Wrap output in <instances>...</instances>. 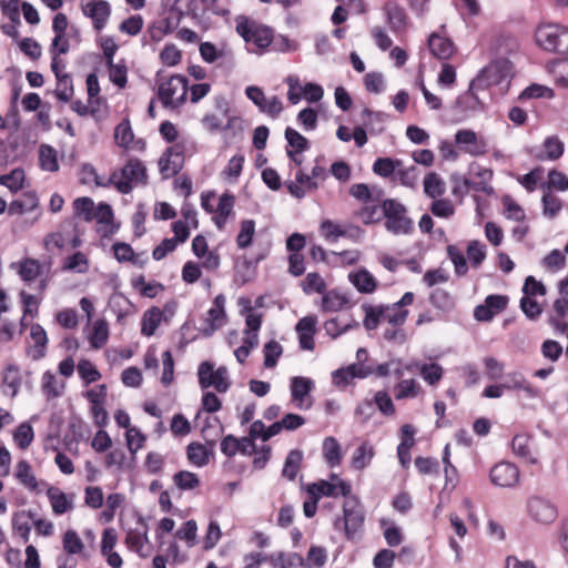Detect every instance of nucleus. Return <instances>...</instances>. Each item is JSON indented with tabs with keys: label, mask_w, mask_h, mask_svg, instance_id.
Instances as JSON below:
<instances>
[{
	"label": "nucleus",
	"mask_w": 568,
	"mask_h": 568,
	"mask_svg": "<svg viewBox=\"0 0 568 568\" xmlns=\"http://www.w3.org/2000/svg\"><path fill=\"white\" fill-rule=\"evenodd\" d=\"M539 48L548 52L568 54V27L560 23H541L535 31Z\"/></svg>",
	"instance_id": "obj_1"
},
{
	"label": "nucleus",
	"mask_w": 568,
	"mask_h": 568,
	"mask_svg": "<svg viewBox=\"0 0 568 568\" xmlns=\"http://www.w3.org/2000/svg\"><path fill=\"white\" fill-rule=\"evenodd\" d=\"M365 511L358 498L351 496L343 504V516L336 517L333 525L335 530L343 531L348 540H354L362 530Z\"/></svg>",
	"instance_id": "obj_2"
},
{
	"label": "nucleus",
	"mask_w": 568,
	"mask_h": 568,
	"mask_svg": "<svg viewBox=\"0 0 568 568\" xmlns=\"http://www.w3.org/2000/svg\"><path fill=\"white\" fill-rule=\"evenodd\" d=\"M145 178L144 165L138 160H130L120 171H115L109 176V182L119 192L128 194L134 186L144 183Z\"/></svg>",
	"instance_id": "obj_3"
},
{
	"label": "nucleus",
	"mask_w": 568,
	"mask_h": 568,
	"mask_svg": "<svg viewBox=\"0 0 568 568\" xmlns=\"http://www.w3.org/2000/svg\"><path fill=\"white\" fill-rule=\"evenodd\" d=\"M189 91L187 79L183 75H171L159 84V99L166 108L175 109L185 102Z\"/></svg>",
	"instance_id": "obj_4"
},
{
	"label": "nucleus",
	"mask_w": 568,
	"mask_h": 568,
	"mask_svg": "<svg viewBox=\"0 0 568 568\" xmlns=\"http://www.w3.org/2000/svg\"><path fill=\"white\" fill-rule=\"evenodd\" d=\"M236 32L246 43L255 45V52L263 51L273 40V32L268 27L257 24L245 17H239L236 19Z\"/></svg>",
	"instance_id": "obj_5"
},
{
	"label": "nucleus",
	"mask_w": 568,
	"mask_h": 568,
	"mask_svg": "<svg viewBox=\"0 0 568 568\" xmlns=\"http://www.w3.org/2000/svg\"><path fill=\"white\" fill-rule=\"evenodd\" d=\"M383 213L385 227L395 235L408 234L413 231V221L407 216L406 207L395 201L386 200L383 202Z\"/></svg>",
	"instance_id": "obj_6"
},
{
	"label": "nucleus",
	"mask_w": 568,
	"mask_h": 568,
	"mask_svg": "<svg viewBox=\"0 0 568 568\" xmlns=\"http://www.w3.org/2000/svg\"><path fill=\"white\" fill-rule=\"evenodd\" d=\"M513 75V65L509 60L500 58L486 65L471 84L490 87L507 83Z\"/></svg>",
	"instance_id": "obj_7"
},
{
	"label": "nucleus",
	"mask_w": 568,
	"mask_h": 568,
	"mask_svg": "<svg viewBox=\"0 0 568 568\" xmlns=\"http://www.w3.org/2000/svg\"><path fill=\"white\" fill-rule=\"evenodd\" d=\"M199 384L202 388L206 389L213 387L219 393H226L231 385L229 371L225 366L214 368L210 362H203L197 368Z\"/></svg>",
	"instance_id": "obj_8"
},
{
	"label": "nucleus",
	"mask_w": 568,
	"mask_h": 568,
	"mask_svg": "<svg viewBox=\"0 0 568 568\" xmlns=\"http://www.w3.org/2000/svg\"><path fill=\"white\" fill-rule=\"evenodd\" d=\"M306 491L310 496H315L318 499L323 497L337 498L339 496L348 498L351 497L352 487L338 475L332 474L328 480L322 479L310 484L306 487Z\"/></svg>",
	"instance_id": "obj_9"
},
{
	"label": "nucleus",
	"mask_w": 568,
	"mask_h": 568,
	"mask_svg": "<svg viewBox=\"0 0 568 568\" xmlns=\"http://www.w3.org/2000/svg\"><path fill=\"white\" fill-rule=\"evenodd\" d=\"M526 510L529 518L539 525H550L558 516L556 505L549 498L541 495L529 496L526 503Z\"/></svg>",
	"instance_id": "obj_10"
},
{
	"label": "nucleus",
	"mask_w": 568,
	"mask_h": 568,
	"mask_svg": "<svg viewBox=\"0 0 568 568\" xmlns=\"http://www.w3.org/2000/svg\"><path fill=\"white\" fill-rule=\"evenodd\" d=\"M226 298L223 294H219L213 300L210 308L205 313L202 323V333L205 336L213 335L227 323V314L225 310Z\"/></svg>",
	"instance_id": "obj_11"
},
{
	"label": "nucleus",
	"mask_w": 568,
	"mask_h": 568,
	"mask_svg": "<svg viewBox=\"0 0 568 568\" xmlns=\"http://www.w3.org/2000/svg\"><path fill=\"white\" fill-rule=\"evenodd\" d=\"M315 388V383L310 377L294 376L290 379L291 400L296 408L306 410L313 406L311 393Z\"/></svg>",
	"instance_id": "obj_12"
},
{
	"label": "nucleus",
	"mask_w": 568,
	"mask_h": 568,
	"mask_svg": "<svg viewBox=\"0 0 568 568\" xmlns=\"http://www.w3.org/2000/svg\"><path fill=\"white\" fill-rule=\"evenodd\" d=\"M491 484L500 488H514L519 484V468L510 462H499L489 471Z\"/></svg>",
	"instance_id": "obj_13"
},
{
	"label": "nucleus",
	"mask_w": 568,
	"mask_h": 568,
	"mask_svg": "<svg viewBox=\"0 0 568 568\" xmlns=\"http://www.w3.org/2000/svg\"><path fill=\"white\" fill-rule=\"evenodd\" d=\"M80 7L83 16L92 21L97 31H101L106 26L111 16V6L108 1L81 0Z\"/></svg>",
	"instance_id": "obj_14"
},
{
	"label": "nucleus",
	"mask_w": 568,
	"mask_h": 568,
	"mask_svg": "<svg viewBox=\"0 0 568 568\" xmlns=\"http://www.w3.org/2000/svg\"><path fill=\"white\" fill-rule=\"evenodd\" d=\"M13 475L17 481L30 493L40 494L48 486L45 480L37 478L32 466L26 459H21L16 464Z\"/></svg>",
	"instance_id": "obj_15"
},
{
	"label": "nucleus",
	"mask_w": 568,
	"mask_h": 568,
	"mask_svg": "<svg viewBox=\"0 0 568 568\" xmlns=\"http://www.w3.org/2000/svg\"><path fill=\"white\" fill-rule=\"evenodd\" d=\"M173 314L174 307H172L170 304H166L163 310L155 306L146 310L141 318L142 335L146 337L153 336L162 321H169Z\"/></svg>",
	"instance_id": "obj_16"
},
{
	"label": "nucleus",
	"mask_w": 568,
	"mask_h": 568,
	"mask_svg": "<svg viewBox=\"0 0 568 568\" xmlns=\"http://www.w3.org/2000/svg\"><path fill=\"white\" fill-rule=\"evenodd\" d=\"M455 141L465 153L471 156L484 155L488 149L486 140L469 129L458 130L455 134Z\"/></svg>",
	"instance_id": "obj_17"
},
{
	"label": "nucleus",
	"mask_w": 568,
	"mask_h": 568,
	"mask_svg": "<svg viewBox=\"0 0 568 568\" xmlns=\"http://www.w3.org/2000/svg\"><path fill=\"white\" fill-rule=\"evenodd\" d=\"M114 141L125 152L143 151L145 148L143 140L135 139L130 121L126 119L115 126Z\"/></svg>",
	"instance_id": "obj_18"
},
{
	"label": "nucleus",
	"mask_w": 568,
	"mask_h": 568,
	"mask_svg": "<svg viewBox=\"0 0 568 568\" xmlns=\"http://www.w3.org/2000/svg\"><path fill=\"white\" fill-rule=\"evenodd\" d=\"M414 301V294L412 292L405 293L402 298L387 306H383L384 322L392 326H400L405 323L408 311L406 306L410 305Z\"/></svg>",
	"instance_id": "obj_19"
},
{
	"label": "nucleus",
	"mask_w": 568,
	"mask_h": 568,
	"mask_svg": "<svg viewBox=\"0 0 568 568\" xmlns=\"http://www.w3.org/2000/svg\"><path fill=\"white\" fill-rule=\"evenodd\" d=\"M44 490L53 515L62 516L73 510L74 496L72 494L68 495L64 491H62L59 487L49 484L44 488Z\"/></svg>",
	"instance_id": "obj_20"
},
{
	"label": "nucleus",
	"mask_w": 568,
	"mask_h": 568,
	"mask_svg": "<svg viewBox=\"0 0 568 568\" xmlns=\"http://www.w3.org/2000/svg\"><path fill=\"white\" fill-rule=\"evenodd\" d=\"M183 162V148L174 144L160 158L159 166L161 173L168 178L176 174L182 169Z\"/></svg>",
	"instance_id": "obj_21"
},
{
	"label": "nucleus",
	"mask_w": 568,
	"mask_h": 568,
	"mask_svg": "<svg viewBox=\"0 0 568 568\" xmlns=\"http://www.w3.org/2000/svg\"><path fill=\"white\" fill-rule=\"evenodd\" d=\"M200 55L206 63H214L217 60H222L229 63L234 61L233 50L226 44L221 43L219 45L212 42H202L199 48Z\"/></svg>",
	"instance_id": "obj_22"
},
{
	"label": "nucleus",
	"mask_w": 568,
	"mask_h": 568,
	"mask_svg": "<svg viewBox=\"0 0 568 568\" xmlns=\"http://www.w3.org/2000/svg\"><path fill=\"white\" fill-rule=\"evenodd\" d=\"M317 320L315 316H305L296 324L300 347L305 351H313L315 346L314 335L316 333Z\"/></svg>",
	"instance_id": "obj_23"
},
{
	"label": "nucleus",
	"mask_w": 568,
	"mask_h": 568,
	"mask_svg": "<svg viewBox=\"0 0 568 568\" xmlns=\"http://www.w3.org/2000/svg\"><path fill=\"white\" fill-rule=\"evenodd\" d=\"M386 22L394 33H399L405 30L407 26V16L403 7L396 1L388 0L383 7Z\"/></svg>",
	"instance_id": "obj_24"
},
{
	"label": "nucleus",
	"mask_w": 568,
	"mask_h": 568,
	"mask_svg": "<svg viewBox=\"0 0 568 568\" xmlns=\"http://www.w3.org/2000/svg\"><path fill=\"white\" fill-rule=\"evenodd\" d=\"M125 542L131 550L135 551L142 558H148L153 551L146 530H130L126 534Z\"/></svg>",
	"instance_id": "obj_25"
},
{
	"label": "nucleus",
	"mask_w": 568,
	"mask_h": 568,
	"mask_svg": "<svg viewBox=\"0 0 568 568\" xmlns=\"http://www.w3.org/2000/svg\"><path fill=\"white\" fill-rule=\"evenodd\" d=\"M348 281L362 294H372L378 286L377 280L365 267L351 272L348 274Z\"/></svg>",
	"instance_id": "obj_26"
},
{
	"label": "nucleus",
	"mask_w": 568,
	"mask_h": 568,
	"mask_svg": "<svg viewBox=\"0 0 568 568\" xmlns=\"http://www.w3.org/2000/svg\"><path fill=\"white\" fill-rule=\"evenodd\" d=\"M41 392L48 400L61 397L65 389V382L53 372L45 371L41 376Z\"/></svg>",
	"instance_id": "obj_27"
},
{
	"label": "nucleus",
	"mask_w": 568,
	"mask_h": 568,
	"mask_svg": "<svg viewBox=\"0 0 568 568\" xmlns=\"http://www.w3.org/2000/svg\"><path fill=\"white\" fill-rule=\"evenodd\" d=\"M108 306L111 313L116 316L119 323L135 313L134 305L122 293H113L109 298Z\"/></svg>",
	"instance_id": "obj_28"
},
{
	"label": "nucleus",
	"mask_w": 568,
	"mask_h": 568,
	"mask_svg": "<svg viewBox=\"0 0 568 568\" xmlns=\"http://www.w3.org/2000/svg\"><path fill=\"white\" fill-rule=\"evenodd\" d=\"M30 337L33 345L29 348L28 353L34 361H39L45 355L48 336L47 332L40 324H32L30 327Z\"/></svg>",
	"instance_id": "obj_29"
},
{
	"label": "nucleus",
	"mask_w": 568,
	"mask_h": 568,
	"mask_svg": "<svg viewBox=\"0 0 568 568\" xmlns=\"http://www.w3.org/2000/svg\"><path fill=\"white\" fill-rule=\"evenodd\" d=\"M428 48L434 57L442 60L449 59L454 53V44L450 39L437 32L429 36Z\"/></svg>",
	"instance_id": "obj_30"
},
{
	"label": "nucleus",
	"mask_w": 568,
	"mask_h": 568,
	"mask_svg": "<svg viewBox=\"0 0 568 568\" xmlns=\"http://www.w3.org/2000/svg\"><path fill=\"white\" fill-rule=\"evenodd\" d=\"M322 455L328 467L334 468L341 465L343 460L342 447L338 440L328 436L322 443Z\"/></svg>",
	"instance_id": "obj_31"
},
{
	"label": "nucleus",
	"mask_w": 568,
	"mask_h": 568,
	"mask_svg": "<svg viewBox=\"0 0 568 568\" xmlns=\"http://www.w3.org/2000/svg\"><path fill=\"white\" fill-rule=\"evenodd\" d=\"M374 456V446L365 440L354 450L351 457V466L355 470H364L372 464Z\"/></svg>",
	"instance_id": "obj_32"
},
{
	"label": "nucleus",
	"mask_w": 568,
	"mask_h": 568,
	"mask_svg": "<svg viewBox=\"0 0 568 568\" xmlns=\"http://www.w3.org/2000/svg\"><path fill=\"white\" fill-rule=\"evenodd\" d=\"M234 207V196L231 194H223L219 199L217 207L214 211V215L212 217L214 224L219 230H223L225 227L227 219L233 213Z\"/></svg>",
	"instance_id": "obj_33"
},
{
	"label": "nucleus",
	"mask_w": 568,
	"mask_h": 568,
	"mask_svg": "<svg viewBox=\"0 0 568 568\" xmlns=\"http://www.w3.org/2000/svg\"><path fill=\"white\" fill-rule=\"evenodd\" d=\"M349 304L348 296L337 290L325 292L322 296V310L324 312H338L344 310Z\"/></svg>",
	"instance_id": "obj_34"
},
{
	"label": "nucleus",
	"mask_w": 568,
	"mask_h": 568,
	"mask_svg": "<svg viewBox=\"0 0 568 568\" xmlns=\"http://www.w3.org/2000/svg\"><path fill=\"white\" fill-rule=\"evenodd\" d=\"M109 325L105 320H97L89 333H88V339L90 342V345L94 349L102 348L109 341Z\"/></svg>",
	"instance_id": "obj_35"
},
{
	"label": "nucleus",
	"mask_w": 568,
	"mask_h": 568,
	"mask_svg": "<svg viewBox=\"0 0 568 568\" xmlns=\"http://www.w3.org/2000/svg\"><path fill=\"white\" fill-rule=\"evenodd\" d=\"M507 390H523L527 397L536 398L540 395L539 389L534 387L520 373L508 374V379L505 383Z\"/></svg>",
	"instance_id": "obj_36"
},
{
	"label": "nucleus",
	"mask_w": 568,
	"mask_h": 568,
	"mask_svg": "<svg viewBox=\"0 0 568 568\" xmlns=\"http://www.w3.org/2000/svg\"><path fill=\"white\" fill-rule=\"evenodd\" d=\"M423 189L427 196L437 199L445 194L446 183L438 173L429 172L423 180Z\"/></svg>",
	"instance_id": "obj_37"
},
{
	"label": "nucleus",
	"mask_w": 568,
	"mask_h": 568,
	"mask_svg": "<svg viewBox=\"0 0 568 568\" xmlns=\"http://www.w3.org/2000/svg\"><path fill=\"white\" fill-rule=\"evenodd\" d=\"M62 549L69 556H82L84 555L85 546L75 530L68 529L62 536Z\"/></svg>",
	"instance_id": "obj_38"
},
{
	"label": "nucleus",
	"mask_w": 568,
	"mask_h": 568,
	"mask_svg": "<svg viewBox=\"0 0 568 568\" xmlns=\"http://www.w3.org/2000/svg\"><path fill=\"white\" fill-rule=\"evenodd\" d=\"M186 455L190 463L196 467H203L209 464L212 455V447L207 448L200 443H191L187 445Z\"/></svg>",
	"instance_id": "obj_39"
},
{
	"label": "nucleus",
	"mask_w": 568,
	"mask_h": 568,
	"mask_svg": "<svg viewBox=\"0 0 568 568\" xmlns=\"http://www.w3.org/2000/svg\"><path fill=\"white\" fill-rule=\"evenodd\" d=\"M268 564L273 568H291L300 564L301 568L305 567V560L297 554H285L283 551L270 554Z\"/></svg>",
	"instance_id": "obj_40"
},
{
	"label": "nucleus",
	"mask_w": 568,
	"mask_h": 568,
	"mask_svg": "<svg viewBox=\"0 0 568 568\" xmlns=\"http://www.w3.org/2000/svg\"><path fill=\"white\" fill-rule=\"evenodd\" d=\"M511 450L516 456L524 458L531 464L537 463V458L531 453L530 437L526 434H518L514 436L511 440Z\"/></svg>",
	"instance_id": "obj_41"
},
{
	"label": "nucleus",
	"mask_w": 568,
	"mask_h": 568,
	"mask_svg": "<svg viewBox=\"0 0 568 568\" xmlns=\"http://www.w3.org/2000/svg\"><path fill=\"white\" fill-rule=\"evenodd\" d=\"M31 517V511H17L12 516V529L24 542L30 538L31 526L29 524V519Z\"/></svg>",
	"instance_id": "obj_42"
},
{
	"label": "nucleus",
	"mask_w": 568,
	"mask_h": 568,
	"mask_svg": "<svg viewBox=\"0 0 568 568\" xmlns=\"http://www.w3.org/2000/svg\"><path fill=\"white\" fill-rule=\"evenodd\" d=\"M302 460L303 453L301 450H291L285 459L282 476L288 480H294L300 471Z\"/></svg>",
	"instance_id": "obj_43"
},
{
	"label": "nucleus",
	"mask_w": 568,
	"mask_h": 568,
	"mask_svg": "<svg viewBox=\"0 0 568 568\" xmlns=\"http://www.w3.org/2000/svg\"><path fill=\"white\" fill-rule=\"evenodd\" d=\"M301 286L302 291L306 295H312L314 293L323 295L327 288L325 280L316 272L307 273Z\"/></svg>",
	"instance_id": "obj_44"
},
{
	"label": "nucleus",
	"mask_w": 568,
	"mask_h": 568,
	"mask_svg": "<svg viewBox=\"0 0 568 568\" xmlns=\"http://www.w3.org/2000/svg\"><path fill=\"white\" fill-rule=\"evenodd\" d=\"M244 161V155L241 153L232 156L221 173L223 179L229 183H236L242 173Z\"/></svg>",
	"instance_id": "obj_45"
},
{
	"label": "nucleus",
	"mask_w": 568,
	"mask_h": 568,
	"mask_svg": "<svg viewBox=\"0 0 568 568\" xmlns=\"http://www.w3.org/2000/svg\"><path fill=\"white\" fill-rule=\"evenodd\" d=\"M39 162L42 170L48 172H55L59 170L58 153L47 144L39 148Z\"/></svg>",
	"instance_id": "obj_46"
},
{
	"label": "nucleus",
	"mask_w": 568,
	"mask_h": 568,
	"mask_svg": "<svg viewBox=\"0 0 568 568\" xmlns=\"http://www.w3.org/2000/svg\"><path fill=\"white\" fill-rule=\"evenodd\" d=\"M420 376L429 386L436 387L444 376V368L437 363H424L420 366Z\"/></svg>",
	"instance_id": "obj_47"
},
{
	"label": "nucleus",
	"mask_w": 568,
	"mask_h": 568,
	"mask_svg": "<svg viewBox=\"0 0 568 568\" xmlns=\"http://www.w3.org/2000/svg\"><path fill=\"white\" fill-rule=\"evenodd\" d=\"M357 216L364 224L367 225L378 223L384 216L383 205L379 206L376 203H371V201L366 202L364 203L363 207L358 210Z\"/></svg>",
	"instance_id": "obj_48"
},
{
	"label": "nucleus",
	"mask_w": 568,
	"mask_h": 568,
	"mask_svg": "<svg viewBox=\"0 0 568 568\" xmlns=\"http://www.w3.org/2000/svg\"><path fill=\"white\" fill-rule=\"evenodd\" d=\"M175 538L185 541L189 548L197 544V524L195 520L190 519L185 521L176 531Z\"/></svg>",
	"instance_id": "obj_49"
},
{
	"label": "nucleus",
	"mask_w": 568,
	"mask_h": 568,
	"mask_svg": "<svg viewBox=\"0 0 568 568\" xmlns=\"http://www.w3.org/2000/svg\"><path fill=\"white\" fill-rule=\"evenodd\" d=\"M564 153V143L557 136H548L544 141V154H539L541 160H558Z\"/></svg>",
	"instance_id": "obj_50"
},
{
	"label": "nucleus",
	"mask_w": 568,
	"mask_h": 568,
	"mask_svg": "<svg viewBox=\"0 0 568 568\" xmlns=\"http://www.w3.org/2000/svg\"><path fill=\"white\" fill-rule=\"evenodd\" d=\"M20 371L16 365H8L3 373L4 393L16 396L20 385Z\"/></svg>",
	"instance_id": "obj_51"
},
{
	"label": "nucleus",
	"mask_w": 568,
	"mask_h": 568,
	"mask_svg": "<svg viewBox=\"0 0 568 568\" xmlns=\"http://www.w3.org/2000/svg\"><path fill=\"white\" fill-rule=\"evenodd\" d=\"M221 399L212 392H205L201 399V409L195 416V422H200L203 417V413L213 414L221 409Z\"/></svg>",
	"instance_id": "obj_52"
},
{
	"label": "nucleus",
	"mask_w": 568,
	"mask_h": 568,
	"mask_svg": "<svg viewBox=\"0 0 568 568\" xmlns=\"http://www.w3.org/2000/svg\"><path fill=\"white\" fill-rule=\"evenodd\" d=\"M283 354V346L277 341H270L263 347L264 367L273 368Z\"/></svg>",
	"instance_id": "obj_53"
},
{
	"label": "nucleus",
	"mask_w": 568,
	"mask_h": 568,
	"mask_svg": "<svg viewBox=\"0 0 568 568\" xmlns=\"http://www.w3.org/2000/svg\"><path fill=\"white\" fill-rule=\"evenodd\" d=\"M541 202L544 215L549 219L556 217L564 206L562 201L549 191L544 193Z\"/></svg>",
	"instance_id": "obj_54"
},
{
	"label": "nucleus",
	"mask_w": 568,
	"mask_h": 568,
	"mask_svg": "<svg viewBox=\"0 0 568 568\" xmlns=\"http://www.w3.org/2000/svg\"><path fill=\"white\" fill-rule=\"evenodd\" d=\"M34 433L29 423L20 424L13 432V440L20 449H27L33 442Z\"/></svg>",
	"instance_id": "obj_55"
},
{
	"label": "nucleus",
	"mask_w": 568,
	"mask_h": 568,
	"mask_svg": "<svg viewBox=\"0 0 568 568\" xmlns=\"http://www.w3.org/2000/svg\"><path fill=\"white\" fill-rule=\"evenodd\" d=\"M78 374L85 385L94 383L101 378V373L89 359H81L78 363Z\"/></svg>",
	"instance_id": "obj_56"
},
{
	"label": "nucleus",
	"mask_w": 568,
	"mask_h": 568,
	"mask_svg": "<svg viewBox=\"0 0 568 568\" xmlns=\"http://www.w3.org/2000/svg\"><path fill=\"white\" fill-rule=\"evenodd\" d=\"M255 234V222L253 220H244L241 222L240 232L236 237V244L244 250L252 244Z\"/></svg>",
	"instance_id": "obj_57"
},
{
	"label": "nucleus",
	"mask_w": 568,
	"mask_h": 568,
	"mask_svg": "<svg viewBox=\"0 0 568 568\" xmlns=\"http://www.w3.org/2000/svg\"><path fill=\"white\" fill-rule=\"evenodd\" d=\"M222 538V530L219 523L214 519L210 520L203 538V550L213 549Z\"/></svg>",
	"instance_id": "obj_58"
},
{
	"label": "nucleus",
	"mask_w": 568,
	"mask_h": 568,
	"mask_svg": "<svg viewBox=\"0 0 568 568\" xmlns=\"http://www.w3.org/2000/svg\"><path fill=\"white\" fill-rule=\"evenodd\" d=\"M23 182L24 171L21 169H14L9 174L0 176V184L7 186L12 192L21 190Z\"/></svg>",
	"instance_id": "obj_59"
},
{
	"label": "nucleus",
	"mask_w": 568,
	"mask_h": 568,
	"mask_svg": "<svg viewBox=\"0 0 568 568\" xmlns=\"http://www.w3.org/2000/svg\"><path fill=\"white\" fill-rule=\"evenodd\" d=\"M419 385L413 379H403L396 386L395 397L397 399L414 398L419 394Z\"/></svg>",
	"instance_id": "obj_60"
},
{
	"label": "nucleus",
	"mask_w": 568,
	"mask_h": 568,
	"mask_svg": "<svg viewBox=\"0 0 568 568\" xmlns=\"http://www.w3.org/2000/svg\"><path fill=\"white\" fill-rule=\"evenodd\" d=\"M55 95L62 102H69L73 95V83L69 74L57 78Z\"/></svg>",
	"instance_id": "obj_61"
},
{
	"label": "nucleus",
	"mask_w": 568,
	"mask_h": 568,
	"mask_svg": "<svg viewBox=\"0 0 568 568\" xmlns=\"http://www.w3.org/2000/svg\"><path fill=\"white\" fill-rule=\"evenodd\" d=\"M19 274L24 282H32L41 274V265L36 260L27 258L21 262Z\"/></svg>",
	"instance_id": "obj_62"
},
{
	"label": "nucleus",
	"mask_w": 568,
	"mask_h": 568,
	"mask_svg": "<svg viewBox=\"0 0 568 568\" xmlns=\"http://www.w3.org/2000/svg\"><path fill=\"white\" fill-rule=\"evenodd\" d=\"M174 484L181 490H192L200 485V480L194 473L182 470L174 475Z\"/></svg>",
	"instance_id": "obj_63"
},
{
	"label": "nucleus",
	"mask_w": 568,
	"mask_h": 568,
	"mask_svg": "<svg viewBox=\"0 0 568 568\" xmlns=\"http://www.w3.org/2000/svg\"><path fill=\"white\" fill-rule=\"evenodd\" d=\"M320 232L328 241H336L338 237L346 235L345 229L332 220H324L321 223Z\"/></svg>",
	"instance_id": "obj_64"
}]
</instances>
